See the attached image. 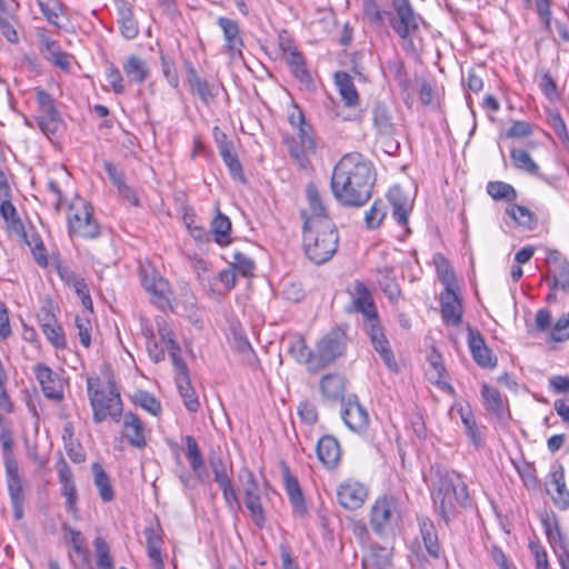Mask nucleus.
<instances>
[{
    "label": "nucleus",
    "instance_id": "f257e3e1",
    "mask_svg": "<svg viewBox=\"0 0 569 569\" xmlns=\"http://www.w3.org/2000/svg\"><path fill=\"white\" fill-rule=\"evenodd\" d=\"M375 181L372 163L361 153L352 152L345 154L335 166L330 184L339 203L360 207L371 198Z\"/></svg>",
    "mask_w": 569,
    "mask_h": 569
},
{
    "label": "nucleus",
    "instance_id": "f03ea898",
    "mask_svg": "<svg viewBox=\"0 0 569 569\" xmlns=\"http://www.w3.org/2000/svg\"><path fill=\"white\" fill-rule=\"evenodd\" d=\"M436 477L432 489L435 509L448 525L458 508L471 506L470 495L460 473L438 468Z\"/></svg>",
    "mask_w": 569,
    "mask_h": 569
},
{
    "label": "nucleus",
    "instance_id": "7ed1b4c3",
    "mask_svg": "<svg viewBox=\"0 0 569 569\" xmlns=\"http://www.w3.org/2000/svg\"><path fill=\"white\" fill-rule=\"evenodd\" d=\"M338 243V230L330 219L303 221V249L313 263L329 261L337 252Z\"/></svg>",
    "mask_w": 569,
    "mask_h": 569
},
{
    "label": "nucleus",
    "instance_id": "20e7f679",
    "mask_svg": "<svg viewBox=\"0 0 569 569\" xmlns=\"http://www.w3.org/2000/svg\"><path fill=\"white\" fill-rule=\"evenodd\" d=\"M87 389L92 408V419L96 423L111 418L119 421L122 413V401L113 382L107 386L100 383L99 378H88Z\"/></svg>",
    "mask_w": 569,
    "mask_h": 569
},
{
    "label": "nucleus",
    "instance_id": "39448f33",
    "mask_svg": "<svg viewBox=\"0 0 569 569\" xmlns=\"http://www.w3.org/2000/svg\"><path fill=\"white\" fill-rule=\"evenodd\" d=\"M348 323H340L331 328L315 347L313 360L316 361L317 372L332 365L339 358L346 355L348 345Z\"/></svg>",
    "mask_w": 569,
    "mask_h": 569
},
{
    "label": "nucleus",
    "instance_id": "423d86ee",
    "mask_svg": "<svg viewBox=\"0 0 569 569\" xmlns=\"http://www.w3.org/2000/svg\"><path fill=\"white\" fill-rule=\"evenodd\" d=\"M401 519L398 498L383 495L371 507L369 525L376 535L386 537L395 531Z\"/></svg>",
    "mask_w": 569,
    "mask_h": 569
},
{
    "label": "nucleus",
    "instance_id": "0eeeda50",
    "mask_svg": "<svg viewBox=\"0 0 569 569\" xmlns=\"http://www.w3.org/2000/svg\"><path fill=\"white\" fill-rule=\"evenodd\" d=\"M392 8L396 13L389 18L392 29L403 40L405 49L415 52L412 37L419 32V24L423 20L415 11L409 0H392Z\"/></svg>",
    "mask_w": 569,
    "mask_h": 569
},
{
    "label": "nucleus",
    "instance_id": "6e6552de",
    "mask_svg": "<svg viewBox=\"0 0 569 569\" xmlns=\"http://www.w3.org/2000/svg\"><path fill=\"white\" fill-rule=\"evenodd\" d=\"M70 210H74L73 213L68 216L70 234H77L84 239H96L100 234L99 224L93 219V209L88 202L81 201L80 209L72 204Z\"/></svg>",
    "mask_w": 569,
    "mask_h": 569
},
{
    "label": "nucleus",
    "instance_id": "1a4fd4ad",
    "mask_svg": "<svg viewBox=\"0 0 569 569\" xmlns=\"http://www.w3.org/2000/svg\"><path fill=\"white\" fill-rule=\"evenodd\" d=\"M363 330L369 337L372 348L379 353L385 365L391 371H397L398 365L390 342L383 332L378 315L363 320Z\"/></svg>",
    "mask_w": 569,
    "mask_h": 569
},
{
    "label": "nucleus",
    "instance_id": "9d476101",
    "mask_svg": "<svg viewBox=\"0 0 569 569\" xmlns=\"http://www.w3.org/2000/svg\"><path fill=\"white\" fill-rule=\"evenodd\" d=\"M141 283L161 307L168 305L171 296V288L160 272L151 264L140 267Z\"/></svg>",
    "mask_w": 569,
    "mask_h": 569
},
{
    "label": "nucleus",
    "instance_id": "9b49d317",
    "mask_svg": "<svg viewBox=\"0 0 569 569\" xmlns=\"http://www.w3.org/2000/svg\"><path fill=\"white\" fill-rule=\"evenodd\" d=\"M467 342L473 361L481 368L492 369L497 366V357L492 355L481 332L468 325Z\"/></svg>",
    "mask_w": 569,
    "mask_h": 569
},
{
    "label": "nucleus",
    "instance_id": "f8f14e48",
    "mask_svg": "<svg viewBox=\"0 0 569 569\" xmlns=\"http://www.w3.org/2000/svg\"><path fill=\"white\" fill-rule=\"evenodd\" d=\"M347 313L361 312L363 320L378 315L373 299L366 284L356 280L352 286L351 301L345 307Z\"/></svg>",
    "mask_w": 569,
    "mask_h": 569
},
{
    "label": "nucleus",
    "instance_id": "ddd939ff",
    "mask_svg": "<svg viewBox=\"0 0 569 569\" xmlns=\"http://www.w3.org/2000/svg\"><path fill=\"white\" fill-rule=\"evenodd\" d=\"M341 417L346 426L355 431L361 432L369 425L367 410L359 403L357 396H349L347 401L342 402Z\"/></svg>",
    "mask_w": 569,
    "mask_h": 569
},
{
    "label": "nucleus",
    "instance_id": "4468645a",
    "mask_svg": "<svg viewBox=\"0 0 569 569\" xmlns=\"http://www.w3.org/2000/svg\"><path fill=\"white\" fill-rule=\"evenodd\" d=\"M217 23L222 30L228 56L231 59L242 58L243 40L238 22L227 17H219Z\"/></svg>",
    "mask_w": 569,
    "mask_h": 569
},
{
    "label": "nucleus",
    "instance_id": "2eb2a0df",
    "mask_svg": "<svg viewBox=\"0 0 569 569\" xmlns=\"http://www.w3.org/2000/svg\"><path fill=\"white\" fill-rule=\"evenodd\" d=\"M6 479L10 502L13 509V517L16 520H21L23 518L26 495L23 489V479L19 473V467L7 469Z\"/></svg>",
    "mask_w": 569,
    "mask_h": 569
},
{
    "label": "nucleus",
    "instance_id": "dca6fc26",
    "mask_svg": "<svg viewBox=\"0 0 569 569\" xmlns=\"http://www.w3.org/2000/svg\"><path fill=\"white\" fill-rule=\"evenodd\" d=\"M177 371V387L183 400L186 409L190 412H197L200 403L194 389L191 386L189 369L186 362L173 366Z\"/></svg>",
    "mask_w": 569,
    "mask_h": 569
},
{
    "label": "nucleus",
    "instance_id": "f3484780",
    "mask_svg": "<svg viewBox=\"0 0 569 569\" xmlns=\"http://www.w3.org/2000/svg\"><path fill=\"white\" fill-rule=\"evenodd\" d=\"M34 375L41 386L43 395L48 399L60 400L62 398L61 380L50 367L38 363L34 367Z\"/></svg>",
    "mask_w": 569,
    "mask_h": 569
},
{
    "label": "nucleus",
    "instance_id": "a211bd4d",
    "mask_svg": "<svg viewBox=\"0 0 569 569\" xmlns=\"http://www.w3.org/2000/svg\"><path fill=\"white\" fill-rule=\"evenodd\" d=\"M388 200L392 207L393 219L402 227L408 224V213L412 209V201L399 184L389 189Z\"/></svg>",
    "mask_w": 569,
    "mask_h": 569
},
{
    "label": "nucleus",
    "instance_id": "6ab92c4d",
    "mask_svg": "<svg viewBox=\"0 0 569 569\" xmlns=\"http://www.w3.org/2000/svg\"><path fill=\"white\" fill-rule=\"evenodd\" d=\"M337 497L343 508L355 510L363 505L367 498V489L359 482L341 483L338 487Z\"/></svg>",
    "mask_w": 569,
    "mask_h": 569
},
{
    "label": "nucleus",
    "instance_id": "aec40b11",
    "mask_svg": "<svg viewBox=\"0 0 569 569\" xmlns=\"http://www.w3.org/2000/svg\"><path fill=\"white\" fill-rule=\"evenodd\" d=\"M187 80L190 87V92L193 96H197L207 106L210 104L219 94V87L200 78L192 66L187 70Z\"/></svg>",
    "mask_w": 569,
    "mask_h": 569
},
{
    "label": "nucleus",
    "instance_id": "412c9836",
    "mask_svg": "<svg viewBox=\"0 0 569 569\" xmlns=\"http://www.w3.org/2000/svg\"><path fill=\"white\" fill-rule=\"evenodd\" d=\"M440 305L445 323L458 326L462 319V305L453 289H445L441 292Z\"/></svg>",
    "mask_w": 569,
    "mask_h": 569
},
{
    "label": "nucleus",
    "instance_id": "4be33fe9",
    "mask_svg": "<svg viewBox=\"0 0 569 569\" xmlns=\"http://www.w3.org/2000/svg\"><path fill=\"white\" fill-rule=\"evenodd\" d=\"M288 352L289 355L301 365H306L307 369L310 372H317V366L313 358L315 356V349L311 350L305 340V338L300 335H296L289 339L288 342Z\"/></svg>",
    "mask_w": 569,
    "mask_h": 569
},
{
    "label": "nucleus",
    "instance_id": "5701e85b",
    "mask_svg": "<svg viewBox=\"0 0 569 569\" xmlns=\"http://www.w3.org/2000/svg\"><path fill=\"white\" fill-rule=\"evenodd\" d=\"M317 457L320 462L328 469L335 468L341 457L340 445L332 436H323L317 443Z\"/></svg>",
    "mask_w": 569,
    "mask_h": 569
},
{
    "label": "nucleus",
    "instance_id": "b1692460",
    "mask_svg": "<svg viewBox=\"0 0 569 569\" xmlns=\"http://www.w3.org/2000/svg\"><path fill=\"white\" fill-rule=\"evenodd\" d=\"M322 397L331 402L342 401L346 392V379L340 373H327L319 381Z\"/></svg>",
    "mask_w": 569,
    "mask_h": 569
},
{
    "label": "nucleus",
    "instance_id": "393cba45",
    "mask_svg": "<svg viewBox=\"0 0 569 569\" xmlns=\"http://www.w3.org/2000/svg\"><path fill=\"white\" fill-rule=\"evenodd\" d=\"M123 432L124 437L132 447L142 449L147 446L143 423L136 413H124Z\"/></svg>",
    "mask_w": 569,
    "mask_h": 569
},
{
    "label": "nucleus",
    "instance_id": "a878e982",
    "mask_svg": "<svg viewBox=\"0 0 569 569\" xmlns=\"http://www.w3.org/2000/svg\"><path fill=\"white\" fill-rule=\"evenodd\" d=\"M118 23L121 34L128 39H134L139 33L138 22L133 18L132 9L124 0H117Z\"/></svg>",
    "mask_w": 569,
    "mask_h": 569
},
{
    "label": "nucleus",
    "instance_id": "bb28decb",
    "mask_svg": "<svg viewBox=\"0 0 569 569\" xmlns=\"http://www.w3.org/2000/svg\"><path fill=\"white\" fill-rule=\"evenodd\" d=\"M40 50L46 60L62 70H69L70 56L60 49V46L57 41L47 37H42L40 40Z\"/></svg>",
    "mask_w": 569,
    "mask_h": 569
},
{
    "label": "nucleus",
    "instance_id": "cd10ccee",
    "mask_svg": "<svg viewBox=\"0 0 569 569\" xmlns=\"http://www.w3.org/2000/svg\"><path fill=\"white\" fill-rule=\"evenodd\" d=\"M481 396L483 405L490 413L497 418H503L508 412L507 400L502 398L501 393L488 383H482Z\"/></svg>",
    "mask_w": 569,
    "mask_h": 569
},
{
    "label": "nucleus",
    "instance_id": "c85d7f7f",
    "mask_svg": "<svg viewBox=\"0 0 569 569\" xmlns=\"http://www.w3.org/2000/svg\"><path fill=\"white\" fill-rule=\"evenodd\" d=\"M419 528L423 546L428 555L435 559H438L441 553V547L438 539V533L433 522L428 518L419 519Z\"/></svg>",
    "mask_w": 569,
    "mask_h": 569
},
{
    "label": "nucleus",
    "instance_id": "c756f323",
    "mask_svg": "<svg viewBox=\"0 0 569 569\" xmlns=\"http://www.w3.org/2000/svg\"><path fill=\"white\" fill-rule=\"evenodd\" d=\"M372 122L379 136L391 137L396 131L389 109L382 102L373 103Z\"/></svg>",
    "mask_w": 569,
    "mask_h": 569
},
{
    "label": "nucleus",
    "instance_id": "7c9ffc66",
    "mask_svg": "<svg viewBox=\"0 0 569 569\" xmlns=\"http://www.w3.org/2000/svg\"><path fill=\"white\" fill-rule=\"evenodd\" d=\"M292 74L302 83H309L311 76L307 69L302 53L293 46L292 41H288V53L284 58Z\"/></svg>",
    "mask_w": 569,
    "mask_h": 569
},
{
    "label": "nucleus",
    "instance_id": "2f4dec72",
    "mask_svg": "<svg viewBox=\"0 0 569 569\" xmlns=\"http://www.w3.org/2000/svg\"><path fill=\"white\" fill-rule=\"evenodd\" d=\"M550 477V483L555 489V493H552L549 489L548 493L551 495L555 505L565 510L569 507V490L566 487L565 471L562 466H559L556 470H553Z\"/></svg>",
    "mask_w": 569,
    "mask_h": 569
},
{
    "label": "nucleus",
    "instance_id": "473e14b6",
    "mask_svg": "<svg viewBox=\"0 0 569 569\" xmlns=\"http://www.w3.org/2000/svg\"><path fill=\"white\" fill-rule=\"evenodd\" d=\"M282 476L284 488L291 505L293 506L296 511L305 513L306 503L298 479L290 473L289 468L287 466H283Z\"/></svg>",
    "mask_w": 569,
    "mask_h": 569
},
{
    "label": "nucleus",
    "instance_id": "72a5a7b5",
    "mask_svg": "<svg viewBox=\"0 0 569 569\" xmlns=\"http://www.w3.org/2000/svg\"><path fill=\"white\" fill-rule=\"evenodd\" d=\"M335 83L347 107H355L359 102V94L353 84L352 78L345 71L335 73Z\"/></svg>",
    "mask_w": 569,
    "mask_h": 569
},
{
    "label": "nucleus",
    "instance_id": "f704fd0d",
    "mask_svg": "<svg viewBox=\"0 0 569 569\" xmlns=\"http://www.w3.org/2000/svg\"><path fill=\"white\" fill-rule=\"evenodd\" d=\"M147 542L148 557L157 569H163V559L161 555L162 538L160 530L147 527L143 530Z\"/></svg>",
    "mask_w": 569,
    "mask_h": 569
},
{
    "label": "nucleus",
    "instance_id": "c9c22d12",
    "mask_svg": "<svg viewBox=\"0 0 569 569\" xmlns=\"http://www.w3.org/2000/svg\"><path fill=\"white\" fill-rule=\"evenodd\" d=\"M306 196L309 203V207L312 211L311 216H307L306 212H301L303 220H317V219H329L327 214V209L322 203V199L318 187L313 182H309L306 187Z\"/></svg>",
    "mask_w": 569,
    "mask_h": 569
},
{
    "label": "nucleus",
    "instance_id": "e433bc0d",
    "mask_svg": "<svg viewBox=\"0 0 569 569\" xmlns=\"http://www.w3.org/2000/svg\"><path fill=\"white\" fill-rule=\"evenodd\" d=\"M37 101L39 103L41 111L47 118V122L44 121V119H41L39 121V124L43 131H47L49 130V124L54 123L60 119L59 112L56 109L52 97L43 89L37 90Z\"/></svg>",
    "mask_w": 569,
    "mask_h": 569
},
{
    "label": "nucleus",
    "instance_id": "4c0bfd02",
    "mask_svg": "<svg viewBox=\"0 0 569 569\" xmlns=\"http://www.w3.org/2000/svg\"><path fill=\"white\" fill-rule=\"evenodd\" d=\"M123 72L130 82L143 83L148 76L149 69L144 60L138 56H130L123 63Z\"/></svg>",
    "mask_w": 569,
    "mask_h": 569
},
{
    "label": "nucleus",
    "instance_id": "58836bf2",
    "mask_svg": "<svg viewBox=\"0 0 569 569\" xmlns=\"http://www.w3.org/2000/svg\"><path fill=\"white\" fill-rule=\"evenodd\" d=\"M157 325H158L159 337L166 346V349L168 351V355L171 359L172 365L177 366L182 362H186L180 357L181 349H180V346L178 345V342L176 341L174 335L171 331V329L168 328L167 323L163 320L157 321Z\"/></svg>",
    "mask_w": 569,
    "mask_h": 569
},
{
    "label": "nucleus",
    "instance_id": "ea45409f",
    "mask_svg": "<svg viewBox=\"0 0 569 569\" xmlns=\"http://www.w3.org/2000/svg\"><path fill=\"white\" fill-rule=\"evenodd\" d=\"M93 473V481L99 490V496L103 502H109L114 498V491L110 481V477L104 471L102 466L94 462L91 467Z\"/></svg>",
    "mask_w": 569,
    "mask_h": 569
},
{
    "label": "nucleus",
    "instance_id": "a19ab883",
    "mask_svg": "<svg viewBox=\"0 0 569 569\" xmlns=\"http://www.w3.org/2000/svg\"><path fill=\"white\" fill-rule=\"evenodd\" d=\"M210 230L217 243L221 246L230 243L231 221L226 214L218 211L217 216L211 221Z\"/></svg>",
    "mask_w": 569,
    "mask_h": 569
},
{
    "label": "nucleus",
    "instance_id": "79ce46f5",
    "mask_svg": "<svg viewBox=\"0 0 569 569\" xmlns=\"http://www.w3.org/2000/svg\"><path fill=\"white\" fill-rule=\"evenodd\" d=\"M510 159L512 166L522 172L531 176H537L539 172V166L531 158L529 152L523 148H512L510 150Z\"/></svg>",
    "mask_w": 569,
    "mask_h": 569
},
{
    "label": "nucleus",
    "instance_id": "37998d69",
    "mask_svg": "<svg viewBox=\"0 0 569 569\" xmlns=\"http://www.w3.org/2000/svg\"><path fill=\"white\" fill-rule=\"evenodd\" d=\"M183 440L186 445V457L190 462V467L192 471L200 477L206 468L201 450L193 436L188 435Z\"/></svg>",
    "mask_w": 569,
    "mask_h": 569
},
{
    "label": "nucleus",
    "instance_id": "c03bdc74",
    "mask_svg": "<svg viewBox=\"0 0 569 569\" xmlns=\"http://www.w3.org/2000/svg\"><path fill=\"white\" fill-rule=\"evenodd\" d=\"M61 529L64 532V539L72 545L74 552L84 561H88L89 550L82 533L71 528L68 523H62Z\"/></svg>",
    "mask_w": 569,
    "mask_h": 569
},
{
    "label": "nucleus",
    "instance_id": "a18cd8bd",
    "mask_svg": "<svg viewBox=\"0 0 569 569\" xmlns=\"http://www.w3.org/2000/svg\"><path fill=\"white\" fill-rule=\"evenodd\" d=\"M507 214L519 226L532 230L536 227L537 219L527 207L511 204L506 209Z\"/></svg>",
    "mask_w": 569,
    "mask_h": 569
},
{
    "label": "nucleus",
    "instance_id": "49530a36",
    "mask_svg": "<svg viewBox=\"0 0 569 569\" xmlns=\"http://www.w3.org/2000/svg\"><path fill=\"white\" fill-rule=\"evenodd\" d=\"M458 412L470 441L476 448H480L482 446V439L471 410L469 408L460 407Z\"/></svg>",
    "mask_w": 569,
    "mask_h": 569
},
{
    "label": "nucleus",
    "instance_id": "de8ad7c7",
    "mask_svg": "<svg viewBox=\"0 0 569 569\" xmlns=\"http://www.w3.org/2000/svg\"><path fill=\"white\" fill-rule=\"evenodd\" d=\"M0 217L6 220L8 228L14 232L21 233L24 231L23 223L18 216L17 209L12 204L11 200L7 199L4 201H0Z\"/></svg>",
    "mask_w": 569,
    "mask_h": 569
},
{
    "label": "nucleus",
    "instance_id": "09e8293b",
    "mask_svg": "<svg viewBox=\"0 0 569 569\" xmlns=\"http://www.w3.org/2000/svg\"><path fill=\"white\" fill-rule=\"evenodd\" d=\"M488 194L495 200L513 201L517 199L516 189L502 181H490L487 184Z\"/></svg>",
    "mask_w": 569,
    "mask_h": 569
},
{
    "label": "nucleus",
    "instance_id": "8fccbe9b",
    "mask_svg": "<svg viewBox=\"0 0 569 569\" xmlns=\"http://www.w3.org/2000/svg\"><path fill=\"white\" fill-rule=\"evenodd\" d=\"M387 212V204L380 199L375 200L370 209L365 214L367 228H378L386 218Z\"/></svg>",
    "mask_w": 569,
    "mask_h": 569
},
{
    "label": "nucleus",
    "instance_id": "3c124183",
    "mask_svg": "<svg viewBox=\"0 0 569 569\" xmlns=\"http://www.w3.org/2000/svg\"><path fill=\"white\" fill-rule=\"evenodd\" d=\"M93 546L97 551V567L98 569H114L113 559L110 555V548L102 537H97L93 540Z\"/></svg>",
    "mask_w": 569,
    "mask_h": 569
},
{
    "label": "nucleus",
    "instance_id": "603ef678",
    "mask_svg": "<svg viewBox=\"0 0 569 569\" xmlns=\"http://www.w3.org/2000/svg\"><path fill=\"white\" fill-rule=\"evenodd\" d=\"M379 286L391 303L398 302L401 290L395 278L391 277L390 270H386L383 273H381Z\"/></svg>",
    "mask_w": 569,
    "mask_h": 569
},
{
    "label": "nucleus",
    "instance_id": "864d4df0",
    "mask_svg": "<svg viewBox=\"0 0 569 569\" xmlns=\"http://www.w3.org/2000/svg\"><path fill=\"white\" fill-rule=\"evenodd\" d=\"M40 11L46 20L56 27L61 28L62 4L58 1L44 2L39 1Z\"/></svg>",
    "mask_w": 569,
    "mask_h": 569
},
{
    "label": "nucleus",
    "instance_id": "5fc2aeb1",
    "mask_svg": "<svg viewBox=\"0 0 569 569\" xmlns=\"http://www.w3.org/2000/svg\"><path fill=\"white\" fill-rule=\"evenodd\" d=\"M436 266L439 280L445 286V289H452L456 281V276L448 259L441 254H438Z\"/></svg>",
    "mask_w": 569,
    "mask_h": 569
},
{
    "label": "nucleus",
    "instance_id": "6e6d98bb",
    "mask_svg": "<svg viewBox=\"0 0 569 569\" xmlns=\"http://www.w3.org/2000/svg\"><path fill=\"white\" fill-rule=\"evenodd\" d=\"M538 84L549 101L552 102L559 99L557 83L550 74L549 70H540Z\"/></svg>",
    "mask_w": 569,
    "mask_h": 569
},
{
    "label": "nucleus",
    "instance_id": "4d7b16f0",
    "mask_svg": "<svg viewBox=\"0 0 569 569\" xmlns=\"http://www.w3.org/2000/svg\"><path fill=\"white\" fill-rule=\"evenodd\" d=\"M388 70L402 91L409 90L410 81L402 61L398 59L388 61Z\"/></svg>",
    "mask_w": 569,
    "mask_h": 569
},
{
    "label": "nucleus",
    "instance_id": "13d9d810",
    "mask_svg": "<svg viewBox=\"0 0 569 569\" xmlns=\"http://www.w3.org/2000/svg\"><path fill=\"white\" fill-rule=\"evenodd\" d=\"M42 332L56 349L67 348V339L64 332L58 322L53 325H47L46 328L42 329Z\"/></svg>",
    "mask_w": 569,
    "mask_h": 569
},
{
    "label": "nucleus",
    "instance_id": "bf43d9fd",
    "mask_svg": "<svg viewBox=\"0 0 569 569\" xmlns=\"http://www.w3.org/2000/svg\"><path fill=\"white\" fill-rule=\"evenodd\" d=\"M1 443H2V450H3V460H4V468L12 469L18 468V462L13 456L12 448H13V438H12V431L11 429L9 431H3L1 435Z\"/></svg>",
    "mask_w": 569,
    "mask_h": 569
},
{
    "label": "nucleus",
    "instance_id": "052dcab7",
    "mask_svg": "<svg viewBox=\"0 0 569 569\" xmlns=\"http://www.w3.org/2000/svg\"><path fill=\"white\" fill-rule=\"evenodd\" d=\"M550 340L553 342H565L569 340V315H562L551 327Z\"/></svg>",
    "mask_w": 569,
    "mask_h": 569
},
{
    "label": "nucleus",
    "instance_id": "680f3d73",
    "mask_svg": "<svg viewBox=\"0 0 569 569\" xmlns=\"http://www.w3.org/2000/svg\"><path fill=\"white\" fill-rule=\"evenodd\" d=\"M238 478L243 488L246 498L259 495V487L251 470L248 468H241Z\"/></svg>",
    "mask_w": 569,
    "mask_h": 569
},
{
    "label": "nucleus",
    "instance_id": "e2e57ef3",
    "mask_svg": "<svg viewBox=\"0 0 569 569\" xmlns=\"http://www.w3.org/2000/svg\"><path fill=\"white\" fill-rule=\"evenodd\" d=\"M134 402L153 416H158L161 412L160 402L147 391H138L134 395Z\"/></svg>",
    "mask_w": 569,
    "mask_h": 569
},
{
    "label": "nucleus",
    "instance_id": "0e129e2a",
    "mask_svg": "<svg viewBox=\"0 0 569 569\" xmlns=\"http://www.w3.org/2000/svg\"><path fill=\"white\" fill-rule=\"evenodd\" d=\"M246 507L250 511V516L254 525L262 528L266 522V516L261 506L260 496L249 497L244 500Z\"/></svg>",
    "mask_w": 569,
    "mask_h": 569
},
{
    "label": "nucleus",
    "instance_id": "69168bd1",
    "mask_svg": "<svg viewBox=\"0 0 569 569\" xmlns=\"http://www.w3.org/2000/svg\"><path fill=\"white\" fill-rule=\"evenodd\" d=\"M230 266L242 277H250L253 274L254 262L242 252H236L233 254V262Z\"/></svg>",
    "mask_w": 569,
    "mask_h": 569
},
{
    "label": "nucleus",
    "instance_id": "338daca9",
    "mask_svg": "<svg viewBox=\"0 0 569 569\" xmlns=\"http://www.w3.org/2000/svg\"><path fill=\"white\" fill-rule=\"evenodd\" d=\"M289 153L295 161L301 167L306 168L309 163L308 157L313 154L316 150H306L300 142L292 139L288 144Z\"/></svg>",
    "mask_w": 569,
    "mask_h": 569
},
{
    "label": "nucleus",
    "instance_id": "774afa93",
    "mask_svg": "<svg viewBox=\"0 0 569 569\" xmlns=\"http://www.w3.org/2000/svg\"><path fill=\"white\" fill-rule=\"evenodd\" d=\"M546 532L549 542L555 548V550L558 552V556L563 551H569L567 549L566 542L562 538V535L560 532V529L558 527V523L555 522L553 526H551L549 522H546Z\"/></svg>",
    "mask_w": 569,
    "mask_h": 569
}]
</instances>
